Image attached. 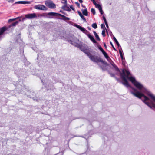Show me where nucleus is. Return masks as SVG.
<instances>
[{"instance_id": "obj_1", "label": "nucleus", "mask_w": 155, "mask_h": 155, "mask_svg": "<svg viewBox=\"0 0 155 155\" xmlns=\"http://www.w3.org/2000/svg\"><path fill=\"white\" fill-rule=\"evenodd\" d=\"M120 74L123 84L133 90H130L131 93L140 99L143 97L142 100L145 104L150 108L155 109V96L137 81L127 70H123Z\"/></svg>"}, {"instance_id": "obj_2", "label": "nucleus", "mask_w": 155, "mask_h": 155, "mask_svg": "<svg viewBox=\"0 0 155 155\" xmlns=\"http://www.w3.org/2000/svg\"><path fill=\"white\" fill-rule=\"evenodd\" d=\"M86 55L92 61L97 63L99 62H103V61L97 56L92 55L90 53H87Z\"/></svg>"}, {"instance_id": "obj_3", "label": "nucleus", "mask_w": 155, "mask_h": 155, "mask_svg": "<svg viewBox=\"0 0 155 155\" xmlns=\"http://www.w3.org/2000/svg\"><path fill=\"white\" fill-rule=\"evenodd\" d=\"M47 15L49 16L48 17L50 18L51 16H60L62 17L63 19L64 20H69L70 18H69L66 17L65 16L61 14H58L55 12H49L48 13Z\"/></svg>"}, {"instance_id": "obj_4", "label": "nucleus", "mask_w": 155, "mask_h": 155, "mask_svg": "<svg viewBox=\"0 0 155 155\" xmlns=\"http://www.w3.org/2000/svg\"><path fill=\"white\" fill-rule=\"evenodd\" d=\"M45 4L47 6L51 8H56L55 5L51 0L46 1Z\"/></svg>"}, {"instance_id": "obj_5", "label": "nucleus", "mask_w": 155, "mask_h": 155, "mask_svg": "<svg viewBox=\"0 0 155 155\" xmlns=\"http://www.w3.org/2000/svg\"><path fill=\"white\" fill-rule=\"evenodd\" d=\"M34 8L41 10H46L47 8L45 6L43 5H35Z\"/></svg>"}, {"instance_id": "obj_6", "label": "nucleus", "mask_w": 155, "mask_h": 155, "mask_svg": "<svg viewBox=\"0 0 155 155\" xmlns=\"http://www.w3.org/2000/svg\"><path fill=\"white\" fill-rule=\"evenodd\" d=\"M80 49L86 54L87 53H90L89 52L87 51L89 50V48L87 45H84L81 46L80 47Z\"/></svg>"}, {"instance_id": "obj_7", "label": "nucleus", "mask_w": 155, "mask_h": 155, "mask_svg": "<svg viewBox=\"0 0 155 155\" xmlns=\"http://www.w3.org/2000/svg\"><path fill=\"white\" fill-rule=\"evenodd\" d=\"M93 2V3L94 4L96 8H97L99 10L101 14H103V12L102 9V8L101 6L99 4H97L95 2V0H91Z\"/></svg>"}, {"instance_id": "obj_8", "label": "nucleus", "mask_w": 155, "mask_h": 155, "mask_svg": "<svg viewBox=\"0 0 155 155\" xmlns=\"http://www.w3.org/2000/svg\"><path fill=\"white\" fill-rule=\"evenodd\" d=\"M26 18L29 19H31L36 17L37 16L35 13L28 14L25 15Z\"/></svg>"}, {"instance_id": "obj_9", "label": "nucleus", "mask_w": 155, "mask_h": 155, "mask_svg": "<svg viewBox=\"0 0 155 155\" xmlns=\"http://www.w3.org/2000/svg\"><path fill=\"white\" fill-rule=\"evenodd\" d=\"M75 26L86 34H87V33L88 32V31L85 28L79 25L76 24L75 25Z\"/></svg>"}, {"instance_id": "obj_10", "label": "nucleus", "mask_w": 155, "mask_h": 155, "mask_svg": "<svg viewBox=\"0 0 155 155\" xmlns=\"http://www.w3.org/2000/svg\"><path fill=\"white\" fill-rule=\"evenodd\" d=\"M111 65L113 67V68L117 72L116 74H118L120 73V71L117 67L115 64L113 62H112L110 63Z\"/></svg>"}, {"instance_id": "obj_11", "label": "nucleus", "mask_w": 155, "mask_h": 155, "mask_svg": "<svg viewBox=\"0 0 155 155\" xmlns=\"http://www.w3.org/2000/svg\"><path fill=\"white\" fill-rule=\"evenodd\" d=\"M7 29L6 27L4 26L0 28V40L2 39V35L3 34V33Z\"/></svg>"}, {"instance_id": "obj_12", "label": "nucleus", "mask_w": 155, "mask_h": 155, "mask_svg": "<svg viewBox=\"0 0 155 155\" xmlns=\"http://www.w3.org/2000/svg\"><path fill=\"white\" fill-rule=\"evenodd\" d=\"M78 41V40L76 38V40H70L69 41V42L71 44L75 45L77 47H78V45H77V42Z\"/></svg>"}, {"instance_id": "obj_13", "label": "nucleus", "mask_w": 155, "mask_h": 155, "mask_svg": "<svg viewBox=\"0 0 155 155\" xmlns=\"http://www.w3.org/2000/svg\"><path fill=\"white\" fill-rule=\"evenodd\" d=\"M87 35L89 39L94 43H96V42L94 38L93 37L89 34H87Z\"/></svg>"}, {"instance_id": "obj_14", "label": "nucleus", "mask_w": 155, "mask_h": 155, "mask_svg": "<svg viewBox=\"0 0 155 155\" xmlns=\"http://www.w3.org/2000/svg\"><path fill=\"white\" fill-rule=\"evenodd\" d=\"M81 11L84 15L86 16H87L88 15V12L87 8H86L84 10L82 9Z\"/></svg>"}, {"instance_id": "obj_15", "label": "nucleus", "mask_w": 155, "mask_h": 155, "mask_svg": "<svg viewBox=\"0 0 155 155\" xmlns=\"http://www.w3.org/2000/svg\"><path fill=\"white\" fill-rule=\"evenodd\" d=\"M78 14L79 15V16L83 20H84V21H86V20L84 17V16L81 13V12L80 11H78Z\"/></svg>"}, {"instance_id": "obj_16", "label": "nucleus", "mask_w": 155, "mask_h": 155, "mask_svg": "<svg viewBox=\"0 0 155 155\" xmlns=\"http://www.w3.org/2000/svg\"><path fill=\"white\" fill-rule=\"evenodd\" d=\"M104 56L105 57V58L107 60H108L109 59H110V58L109 56L108 55L107 53L105 51H104L102 52Z\"/></svg>"}, {"instance_id": "obj_17", "label": "nucleus", "mask_w": 155, "mask_h": 155, "mask_svg": "<svg viewBox=\"0 0 155 155\" xmlns=\"http://www.w3.org/2000/svg\"><path fill=\"white\" fill-rule=\"evenodd\" d=\"M93 33L97 39L98 41H100V39L97 34L94 31L93 32Z\"/></svg>"}, {"instance_id": "obj_18", "label": "nucleus", "mask_w": 155, "mask_h": 155, "mask_svg": "<svg viewBox=\"0 0 155 155\" xmlns=\"http://www.w3.org/2000/svg\"><path fill=\"white\" fill-rule=\"evenodd\" d=\"M113 39H114L115 42L116 43L117 46L118 47L120 46V44H119V42H118V41H117V40L116 38L114 36L113 37Z\"/></svg>"}, {"instance_id": "obj_19", "label": "nucleus", "mask_w": 155, "mask_h": 155, "mask_svg": "<svg viewBox=\"0 0 155 155\" xmlns=\"http://www.w3.org/2000/svg\"><path fill=\"white\" fill-rule=\"evenodd\" d=\"M119 52L120 54V56L121 59L122 60H123L124 58H123V54H122V50H120V49L119 50Z\"/></svg>"}, {"instance_id": "obj_20", "label": "nucleus", "mask_w": 155, "mask_h": 155, "mask_svg": "<svg viewBox=\"0 0 155 155\" xmlns=\"http://www.w3.org/2000/svg\"><path fill=\"white\" fill-rule=\"evenodd\" d=\"M62 8L64 9V10L67 11H70V10H69V8H68L66 5H65L63 6L62 7Z\"/></svg>"}, {"instance_id": "obj_21", "label": "nucleus", "mask_w": 155, "mask_h": 155, "mask_svg": "<svg viewBox=\"0 0 155 155\" xmlns=\"http://www.w3.org/2000/svg\"><path fill=\"white\" fill-rule=\"evenodd\" d=\"M32 2L31 1H23V4H30Z\"/></svg>"}, {"instance_id": "obj_22", "label": "nucleus", "mask_w": 155, "mask_h": 155, "mask_svg": "<svg viewBox=\"0 0 155 155\" xmlns=\"http://www.w3.org/2000/svg\"><path fill=\"white\" fill-rule=\"evenodd\" d=\"M18 23V21H16L15 22H14L12 24H11L10 26H9V27H10L11 26H15Z\"/></svg>"}, {"instance_id": "obj_23", "label": "nucleus", "mask_w": 155, "mask_h": 155, "mask_svg": "<svg viewBox=\"0 0 155 155\" xmlns=\"http://www.w3.org/2000/svg\"><path fill=\"white\" fill-rule=\"evenodd\" d=\"M92 27L95 29H96L97 28V25L96 23H94L92 25Z\"/></svg>"}, {"instance_id": "obj_24", "label": "nucleus", "mask_w": 155, "mask_h": 155, "mask_svg": "<svg viewBox=\"0 0 155 155\" xmlns=\"http://www.w3.org/2000/svg\"><path fill=\"white\" fill-rule=\"evenodd\" d=\"M101 28L103 29H105L106 31H107L105 25L104 24H101Z\"/></svg>"}, {"instance_id": "obj_25", "label": "nucleus", "mask_w": 155, "mask_h": 155, "mask_svg": "<svg viewBox=\"0 0 155 155\" xmlns=\"http://www.w3.org/2000/svg\"><path fill=\"white\" fill-rule=\"evenodd\" d=\"M18 18V17H17L16 18H14V19H10L8 20V22H11L12 21H13L15 20L16 19H17Z\"/></svg>"}, {"instance_id": "obj_26", "label": "nucleus", "mask_w": 155, "mask_h": 155, "mask_svg": "<svg viewBox=\"0 0 155 155\" xmlns=\"http://www.w3.org/2000/svg\"><path fill=\"white\" fill-rule=\"evenodd\" d=\"M91 12L94 15L95 14V10L94 8H91Z\"/></svg>"}, {"instance_id": "obj_27", "label": "nucleus", "mask_w": 155, "mask_h": 155, "mask_svg": "<svg viewBox=\"0 0 155 155\" xmlns=\"http://www.w3.org/2000/svg\"><path fill=\"white\" fill-rule=\"evenodd\" d=\"M105 29H103L102 30V35L104 37L105 36Z\"/></svg>"}, {"instance_id": "obj_28", "label": "nucleus", "mask_w": 155, "mask_h": 155, "mask_svg": "<svg viewBox=\"0 0 155 155\" xmlns=\"http://www.w3.org/2000/svg\"><path fill=\"white\" fill-rule=\"evenodd\" d=\"M98 48L102 52V53L104 51V50L101 46H99Z\"/></svg>"}, {"instance_id": "obj_29", "label": "nucleus", "mask_w": 155, "mask_h": 155, "mask_svg": "<svg viewBox=\"0 0 155 155\" xmlns=\"http://www.w3.org/2000/svg\"><path fill=\"white\" fill-rule=\"evenodd\" d=\"M23 1H18L15 2V4H23Z\"/></svg>"}, {"instance_id": "obj_30", "label": "nucleus", "mask_w": 155, "mask_h": 155, "mask_svg": "<svg viewBox=\"0 0 155 155\" xmlns=\"http://www.w3.org/2000/svg\"><path fill=\"white\" fill-rule=\"evenodd\" d=\"M110 43L111 45L112 46V47L113 48V49L114 50H116V49H115V48H114V45H113V44L112 43V42L110 41Z\"/></svg>"}, {"instance_id": "obj_31", "label": "nucleus", "mask_w": 155, "mask_h": 155, "mask_svg": "<svg viewBox=\"0 0 155 155\" xmlns=\"http://www.w3.org/2000/svg\"><path fill=\"white\" fill-rule=\"evenodd\" d=\"M62 2L66 4L67 3V0H62Z\"/></svg>"}, {"instance_id": "obj_32", "label": "nucleus", "mask_w": 155, "mask_h": 155, "mask_svg": "<svg viewBox=\"0 0 155 155\" xmlns=\"http://www.w3.org/2000/svg\"><path fill=\"white\" fill-rule=\"evenodd\" d=\"M103 20H104V23H106V22H107L106 19V18L104 16L103 17Z\"/></svg>"}, {"instance_id": "obj_33", "label": "nucleus", "mask_w": 155, "mask_h": 155, "mask_svg": "<svg viewBox=\"0 0 155 155\" xmlns=\"http://www.w3.org/2000/svg\"><path fill=\"white\" fill-rule=\"evenodd\" d=\"M8 0V2H9L13 3L14 1V0Z\"/></svg>"}, {"instance_id": "obj_34", "label": "nucleus", "mask_w": 155, "mask_h": 155, "mask_svg": "<svg viewBox=\"0 0 155 155\" xmlns=\"http://www.w3.org/2000/svg\"><path fill=\"white\" fill-rule=\"evenodd\" d=\"M110 74L111 77H114V74L110 73Z\"/></svg>"}, {"instance_id": "obj_35", "label": "nucleus", "mask_w": 155, "mask_h": 155, "mask_svg": "<svg viewBox=\"0 0 155 155\" xmlns=\"http://www.w3.org/2000/svg\"><path fill=\"white\" fill-rule=\"evenodd\" d=\"M105 25H106L107 27V28H108V24H107V22H106V23H105Z\"/></svg>"}, {"instance_id": "obj_36", "label": "nucleus", "mask_w": 155, "mask_h": 155, "mask_svg": "<svg viewBox=\"0 0 155 155\" xmlns=\"http://www.w3.org/2000/svg\"><path fill=\"white\" fill-rule=\"evenodd\" d=\"M104 47H105V48H106L107 47L106 45V44H105V43H104Z\"/></svg>"}, {"instance_id": "obj_37", "label": "nucleus", "mask_w": 155, "mask_h": 155, "mask_svg": "<svg viewBox=\"0 0 155 155\" xmlns=\"http://www.w3.org/2000/svg\"><path fill=\"white\" fill-rule=\"evenodd\" d=\"M78 1L81 3H82L83 2L82 0H78Z\"/></svg>"}, {"instance_id": "obj_38", "label": "nucleus", "mask_w": 155, "mask_h": 155, "mask_svg": "<svg viewBox=\"0 0 155 155\" xmlns=\"http://www.w3.org/2000/svg\"><path fill=\"white\" fill-rule=\"evenodd\" d=\"M76 3L78 5H80V4L78 2H76Z\"/></svg>"}, {"instance_id": "obj_39", "label": "nucleus", "mask_w": 155, "mask_h": 155, "mask_svg": "<svg viewBox=\"0 0 155 155\" xmlns=\"http://www.w3.org/2000/svg\"><path fill=\"white\" fill-rule=\"evenodd\" d=\"M82 6L83 7H84V6H83V5H82Z\"/></svg>"}]
</instances>
